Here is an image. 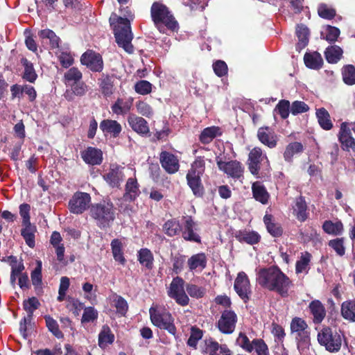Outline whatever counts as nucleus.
<instances>
[{
  "mask_svg": "<svg viewBox=\"0 0 355 355\" xmlns=\"http://www.w3.org/2000/svg\"><path fill=\"white\" fill-rule=\"evenodd\" d=\"M257 281L262 287L287 297L292 286L290 279L277 267L271 266L259 270Z\"/></svg>",
  "mask_w": 355,
  "mask_h": 355,
  "instance_id": "obj_1",
  "label": "nucleus"
},
{
  "mask_svg": "<svg viewBox=\"0 0 355 355\" xmlns=\"http://www.w3.org/2000/svg\"><path fill=\"white\" fill-rule=\"evenodd\" d=\"M125 10L124 15L126 17H119L116 13H112L109 21L113 29L116 44L125 52L131 54L134 52V46L132 44L133 35L131 31L130 21L128 17L132 19L133 15L128 7H126Z\"/></svg>",
  "mask_w": 355,
  "mask_h": 355,
  "instance_id": "obj_2",
  "label": "nucleus"
},
{
  "mask_svg": "<svg viewBox=\"0 0 355 355\" xmlns=\"http://www.w3.org/2000/svg\"><path fill=\"white\" fill-rule=\"evenodd\" d=\"M150 17L155 26L161 33H166V30L177 32L179 25L168 8L159 1L154 2L150 8Z\"/></svg>",
  "mask_w": 355,
  "mask_h": 355,
  "instance_id": "obj_3",
  "label": "nucleus"
},
{
  "mask_svg": "<svg viewBox=\"0 0 355 355\" xmlns=\"http://www.w3.org/2000/svg\"><path fill=\"white\" fill-rule=\"evenodd\" d=\"M345 338L344 332L336 327H323L317 336L318 343L330 353L339 352Z\"/></svg>",
  "mask_w": 355,
  "mask_h": 355,
  "instance_id": "obj_4",
  "label": "nucleus"
},
{
  "mask_svg": "<svg viewBox=\"0 0 355 355\" xmlns=\"http://www.w3.org/2000/svg\"><path fill=\"white\" fill-rule=\"evenodd\" d=\"M90 216L96 221V225L101 229L111 227L115 220L114 205L110 201L103 200L92 204L89 209Z\"/></svg>",
  "mask_w": 355,
  "mask_h": 355,
  "instance_id": "obj_5",
  "label": "nucleus"
},
{
  "mask_svg": "<svg viewBox=\"0 0 355 355\" xmlns=\"http://www.w3.org/2000/svg\"><path fill=\"white\" fill-rule=\"evenodd\" d=\"M291 330L295 334L297 348L302 354L308 355L311 345L310 331L306 322L300 318H295L291 322Z\"/></svg>",
  "mask_w": 355,
  "mask_h": 355,
  "instance_id": "obj_6",
  "label": "nucleus"
},
{
  "mask_svg": "<svg viewBox=\"0 0 355 355\" xmlns=\"http://www.w3.org/2000/svg\"><path fill=\"white\" fill-rule=\"evenodd\" d=\"M149 313L150 320L155 326L175 336L176 327L174 324V319L169 312L158 311L156 309L151 307L149 309Z\"/></svg>",
  "mask_w": 355,
  "mask_h": 355,
  "instance_id": "obj_7",
  "label": "nucleus"
},
{
  "mask_svg": "<svg viewBox=\"0 0 355 355\" xmlns=\"http://www.w3.org/2000/svg\"><path fill=\"white\" fill-rule=\"evenodd\" d=\"M184 281L180 277H174L168 289V295L181 305L186 306L189 304V298L184 289Z\"/></svg>",
  "mask_w": 355,
  "mask_h": 355,
  "instance_id": "obj_8",
  "label": "nucleus"
},
{
  "mask_svg": "<svg viewBox=\"0 0 355 355\" xmlns=\"http://www.w3.org/2000/svg\"><path fill=\"white\" fill-rule=\"evenodd\" d=\"M80 62L92 72H101L104 68L102 55L93 50L86 51L80 57Z\"/></svg>",
  "mask_w": 355,
  "mask_h": 355,
  "instance_id": "obj_9",
  "label": "nucleus"
},
{
  "mask_svg": "<svg viewBox=\"0 0 355 355\" xmlns=\"http://www.w3.org/2000/svg\"><path fill=\"white\" fill-rule=\"evenodd\" d=\"M91 202V196L85 192H76L69 202V208L71 213L80 214L88 207Z\"/></svg>",
  "mask_w": 355,
  "mask_h": 355,
  "instance_id": "obj_10",
  "label": "nucleus"
},
{
  "mask_svg": "<svg viewBox=\"0 0 355 355\" xmlns=\"http://www.w3.org/2000/svg\"><path fill=\"white\" fill-rule=\"evenodd\" d=\"M234 288L244 302H247L251 296L252 291L248 276L244 272H240L234 281Z\"/></svg>",
  "mask_w": 355,
  "mask_h": 355,
  "instance_id": "obj_11",
  "label": "nucleus"
},
{
  "mask_svg": "<svg viewBox=\"0 0 355 355\" xmlns=\"http://www.w3.org/2000/svg\"><path fill=\"white\" fill-rule=\"evenodd\" d=\"M236 321L237 316L233 311H224L218 322L219 331L223 334H232L235 329Z\"/></svg>",
  "mask_w": 355,
  "mask_h": 355,
  "instance_id": "obj_12",
  "label": "nucleus"
},
{
  "mask_svg": "<svg viewBox=\"0 0 355 355\" xmlns=\"http://www.w3.org/2000/svg\"><path fill=\"white\" fill-rule=\"evenodd\" d=\"M219 169L234 179H239L243 177L244 168L237 161L217 162Z\"/></svg>",
  "mask_w": 355,
  "mask_h": 355,
  "instance_id": "obj_13",
  "label": "nucleus"
},
{
  "mask_svg": "<svg viewBox=\"0 0 355 355\" xmlns=\"http://www.w3.org/2000/svg\"><path fill=\"white\" fill-rule=\"evenodd\" d=\"M127 121L130 127L138 135L146 137L150 132L148 123L143 117L135 114H130Z\"/></svg>",
  "mask_w": 355,
  "mask_h": 355,
  "instance_id": "obj_14",
  "label": "nucleus"
},
{
  "mask_svg": "<svg viewBox=\"0 0 355 355\" xmlns=\"http://www.w3.org/2000/svg\"><path fill=\"white\" fill-rule=\"evenodd\" d=\"M115 76L114 74L102 73L98 79V85L102 95L105 97L111 96L115 90Z\"/></svg>",
  "mask_w": 355,
  "mask_h": 355,
  "instance_id": "obj_15",
  "label": "nucleus"
},
{
  "mask_svg": "<svg viewBox=\"0 0 355 355\" xmlns=\"http://www.w3.org/2000/svg\"><path fill=\"white\" fill-rule=\"evenodd\" d=\"M100 129L105 135L109 134L113 138H117L122 131V126L116 120L104 119L100 123Z\"/></svg>",
  "mask_w": 355,
  "mask_h": 355,
  "instance_id": "obj_16",
  "label": "nucleus"
},
{
  "mask_svg": "<svg viewBox=\"0 0 355 355\" xmlns=\"http://www.w3.org/2000/svg\"><path fill=\"white\" fill-rule=\"evenodd\" d=\"M123 168L116 164L110 166V171L104 175L105 181L112 187H117L123 181L124 175L122 172Z\"/></svg>",
  "mask_w": 355,
  "mask_h": 355,
  "instance_id": "obj_17",
  "label": "nucleus"
},
{
  "mask_svg": "<svg viewBox=\"0 0 355 355\" xmlns=\"http://www.w3.org/2000/svg\"><path fill=\"white\" fill-rule=\"evenodd\" d=\"M295 35L298 39V42L296 44V51L300 52L304 49L309 42V28L303 24H300L296 26Z\"/></svg>",
  "mask_w": 355,
  "mask_h": 355,
  "instance_id": "obj_18",
  "label": "nucleus"
},
{
  "mask_svg": "<svg viewBox=\"0 0 355 355\" xmlns=\"http://www.w3.org/2000/svg\"><path fill=\"white\" fill-rule=\"evenodd\" d=\"M132 104L133 98L132 97H129L126 100L122 98H117L116 101L111 105V110L116 115H125L130 112Z\"/></svg>",
  "mask_w": 355,
  "mask_h": 355,
  "instance_id": "obj_19",
  "label": "nucleus"
},
{
  "mask_svg": "<svg viewBox=\"0 0 355 355\" xmlns=\"http://www.w3.org/2000/svg\"><path fill=\"white\" fill-rule=\"evenodd\" d=\"M184 218L185 223L184 230L182 231V237L187 241L200 243V236L194 232L196 223L193 220L191 216H187Z\"/></svg>",
  "mask_w": 355,
  "mask_h": 355,
  "instance_id": "obj_20",
  "label": "nucleus"
},
{
  "mask_svg": "<svg viewBox=\"0 0 355 355\" xmlns=\"http://www.w3.org/2000/svg\"><path fill=\"white\" fill-rule=\"evenodd\" d=\"M253 198L263 205L268 203L270 195L266 187L260 182H255L252 185Z\"/></svg>",
  "mask_w": 355,
  "mask_h": 355,
  "instance_id": "obj_21",
  "label": "nucleus"
},
{
  "mask_svg": "<svg viewBox=\"0 0 355 355\" xmlns=\"http://www.w3.org/2000/svg\"><path fill=\"white\" fill-rule=\"evenodd\" d=\"M222 131L218 126H210L205 128L199 135V140L202 144H207L212 141L216 137L222 135Z\"/></svg>",
  "mask_w": 355,
  "mask_h": 355,
  "instance_id": "obj_22",
  "label": "nucleus"
},
{
  "mask_svg": "<svg viewBox=\"0 0 355 355\" xmlns=\"http://www.w3.org/2000/svg\"><path fill=\"white\" fill-rule=\"evenodd\" d=\"M187 183L195 196H202L203 187L201 184L200 175L196 172H188L187 175Z\"/></svg>",
  "mask_w": 355,
  "mask_h": 355,
  "instance_id": "obj_23",
  "label": "nucleus"
},
{
  "mask_svg": "<svg viewBox=\"0 0 355 355\" xmlns=\"http://www.w3.org/2000/svg\"><path fill=\"white\" fill-rule=\"evenodd\" d=\"M140 191L136 179L129 178L125 184V193L123 198L125 201H133L139 196Z\"/></svg>",
  "mask_w": 355,
  "mask_h": 355,
  "instance_id": "obj_24",
  "label": "nucleus"
},
{
  "mask_svg": "<svg viewBox=\"0 0 355 355\" xmlns=\"http://www.w3.org/2000/svg\"><path fill=\"white\" fill-rule=\"evenodd\" d=\"M206 351L209 355H232V352L226 345H220L216 341H206Z\"/></svg>",
  "mask_w": 355,
  "mask_h": 355,
  "instance_id": "obj_25",
  "label": "nucleus"
},
{
  "mask_svg": "<svg viewBox=\"0 0 355 355\" xmlns=\"http://www.w3.org/2000/svg\"><path fill=\"white\" fill-rule=\"evenodd\" d=\"M207 257L205 253H198L192 255L187 261V264L190 270H194L199 268L200 270L205 269L207 266Z\"/></svg>",
  "mask_w": 355,
  "mask_h": 355,
  "instance_id": "obj_26",
  "label": "nucleus"
},
{
  "mask_svg": "<svg viewBox=\"0 0 355 355\" xmlns=\"http://www.w3.org/2000/svg\"><path fill=\"white\" fill-rule=\"evenodd\" d=\"M257 137L262 144L269 148H274L277 144L273 132L270 130L268 127L260 128L258 130Z\"/></svg>",
  "mask_w": 355,
  "mask_h": 355,
  "instance_id": "obj_27",
  "label": "nucleus"
},
{
  "mask_svg": "<svg viewBox=\"0 0 355 355\" xmlns=\"http://www.w3.org/2000/svg\"><path fill=\"white\" fill-rule=\"evenodd\" d=\"M24 228L21 230V235L25 240L26 243L30 248L35 246V234L37 231L36 227L31 223L22 224Z\"/></svg>",
  "mask_w": 355,
  "mask_h": 355,
  "instance_id": "obj_28",
  "label": "nucleus"
},
{
  "mask_svg": "<svg viewBox=\"0 0 355 355\" xmlns=\"http://www.w3.org/2000/svg\"><path fill=\"white\" fill-rule=\"evenodd\" d=\"M343 53V49L337 45L328 46L324 51L325 58L330 64L337 63L342 58Z\"/></svg>",
  "mask_w": 355,
  "mask_h": 355,
  "instance_id": "obj_29",
  "label": "nucleus"
},
{
  "mask_svg": "<svg viewBox=\"0 0 355 355\" xmlns=\"http://www.w3.org/2000/svg\"><path fill=\"white\" fill-rule=\"evenodd\" d=\"M21 63L24 67L22 78L29 83H35L37 78V74L35 71L33 63L25 58H21Z\"/></svg>",
  "mask_w": 355,
  "mask_h": 355,
  "instance_id": "obj_30",
  "label": "nucleus"
},
{
  "mask_svg": "<svg viewBox=\"0 0 355 355\" xmlns=\"http://www.w3.org/2000/svg\"><path fill=\"white\" fill-rule=\"evenodd\" d=\"M114 336L107 325H103L98 334V346L103 349L114 342Z\"/></svg>",
  "mask_w": 355,
  "mask_h": 355,
  "instance_id": "obj_31",
  "label": "nucleus"
},
{
  "mask_svg": "<svg viewBox=\"0 0 355 355\" xmlns=\"http://www.w3.org/2000/svg\"><path fill=\"white\" fill-rule=\"evenodd\" d=\"M316 117L320 127L325 130H329L333 127V123L330 119V115L324 107L316 110Z\"/></svg>",
  "mask_w": 355,
  "mask_h": 355,
  "instance_id": "obj_32",
  "label": "nucleus"
},
{
  "mask_svg": "<svg viewBox=\"0 0 355 355\" xmlns=\"http://www.w3.org/2000/svg\"><path fill=\"white\" fill-rule=\"evenodd\" d=\"M160 163L164 170L170 174L176 173L179 169L177 157H160Z\"/></svg>",
  "mask_w": 355,
  "mask_h": 355,
  "instance_id": "obj_33",
  "label": "nucleus"
},
{
  "mask_svg": "<svg viewBox=\"0 0 355 355\" xmlns=\"http://www.w3.org/2000/svg\"><path fill=\"white\" fill-rule=\"evenodd\" d=\"M236 238L240 242L254 245L259 242L261 237L258 233L253 231H240L236 234Z\"/></svg>",
  "mask_w": 355,
  "mask_h": 355,
  "instance_id": "obj_34",
  "label": "nucleus"
},
{
  "mask_svg": "<svg viewBox=\"0 0 355 355\" xmlns=\"http://www.w3.org/2000/svg\"><path fill=\"white\" fill-rule=\"evenodd\" d=\"M341 315L345 320L355 322V300L343 302L341 305Z\"/></svg>",
  "mask_w": 355,
  "mask_h": 355,
  "instance_id": "obj_35",
  "label": "nucleus"
},
{
  "mask_svg": "<svg viewBox=\"0 0 355 355\" xmlns=\"http://www.w3.org/2000/svg\"><path fill=\"white\" fill-rule=\"evenodd\" d=\"M322 229L328 234L337 236L341 234L343 232V225L340 220L334 223L328 220L324 222Z\"/></svg>",
  "mask_w": 355,
  "mask_h": 355,
  "instance_id": "obj_36",
  "label": "nucleus"
},
{
  "mask_svg": "<svg viewBox=\"0 0 355 355\" xmlns=\"http://www.w3.org/2000/svg\"><path fill=\"white\" fill-rule=\"evenodd\" d=\"M312 315L314 323H320L326 316V310L323 304L319 300L312 301Z\"/></svg>",
  "mask_w": 355,
  "mask_h": 355,
  "instance_id": "obj_37",
  "label": "nucleus"
},
{
  "mask_svg": "<svg viewBox=\"0 0 355 355\" xmlns=\"http://www.w3.org/2000/svg\"><path fill=\"white\" fill-rule=\"evenodd\" d=\"M306 203L303 197L300 196L296 199L294 206V213L299 220L304 221L307 218L308 214L306 213Z\"/></svg>",
  "mask_w": 355,
  "mask_h": 355,
  "instance_id": "obj_38",
  "label": "nucleus"
},
{
  "mask_svg": "<svg viewBox=\"0 0 355 355\" xmlns=\"http://www.w3.org/2000/svg\"><path fill=\"white\" fill-rule=\"evenodd\" d=\"M83 73L77 67H71L64 75V81L67 85H71L82 80Z\"/></svg>",
  "mask_w": 355,
  "mask_h": 355,
  "instance_id": "obj_39",
  "label": "nucleus"
},
{
  "mask_svg": "<svg viewBox=\"0 0 355 355\" xmlns=\"http://www.w3.org/2000/svg\"><path fill=\"white\" fill-rule=\"evenodd\" d=\"M138 260L139 263L148 269H152L153 266V255L150 250L142 248L138 252Z\"/></svg>",
  "mask_w": 355,
  "mask_h": 355,
  "instance_id": "obj_40",
  "label": "nucleus"
},
{
  "mask_svg": "<svg viewBox=\"0 0 355 355\" xmlns=\"http://www.w3.org/2000/svg\"><path fill=\"white\" fill-rule=\"evenodd\" d=\"M111 248L114 260L119 262L121 265H124L126 261L122 252L121 241L117 239H113L111 242Z\"/></svg>",
  "mask_w": 355,
  "mask_h": 355,
  "instance_id": "obj_41",
  "label": "nucleus"
},
{
  "mask_svg": "<svg viewBox=\"0 0 355 355\" xmlns=\"http://www.w3.org/2000/svg\"><path fill=\"white\" fill-rule=\"evenodd\" d=\"M272 216L270 214H266L263 217V221L266 226L268 232L273 236L277 237L282 235V229L281 227L275 223L272 222Z\"/></svg>",
  "mask_w": 355,
  "mask_h": 355,
  "instance_id": "obj_42",
  "label": "nucleus"
},
{
  "mask_svg": "<svg viewBox=\"0 0 355 355\" xmlns=\"http://www.w3.org/2000/svg\"><path fill=\"white\" fill-rule=\"evenodd\" d=\"M40 305V303L39 300L35 297L24 301V309L27 313L26 320H32L34 311L39 308Z\"/></svg>",
  "mask_w": 355,
  "mask_h": 355,
  "instance_id": "obj_43",
  "label": "nucleus"
},
{
  "mask_svg": "<svg viewBox=\"0 0 355 355\" xmlns=\"http://www.w3.org/2000/svg\"><path fill=\"white\" fill-rule=\"evenodd\" d=\"M343 82L348 85H355V67L352 64L345 65L343 68Z\"/></svg>",
  "mask_w": 355,
  "mask_h": 355,
  "instance_id": "obj_44",
  "label": "nucleus"
},
{
  "mask_svg": "<svg viewBox=\"0 0 355 355\" xmlns=\"http://www.w3.org/2000/svg\"><path fill=\"white\" fill-rule=\"evenodd\" d=\"M164 232L169 236L178 234L181 231L179 222L175 219L167 220L163 225Z\"/></svg>",
  "mask_w": 355,
  "mask_h": 355,
  "instance_id": "obj_45",
  "label": "nucleus"
},
{
  "mask_svg": "<svg viewBox=\"0 0 355 355\" xmlns=\"http://www.w3.org/2000/svg\"><path fill=\"white\" fill-rule=\"evenodd\" d=\"M46 327L50 332L57 338H63L64 334L59 329V325L55 320L50 315H45L44 317Z\"/></svg>",
  "mask_w": 355,
  "mask_h": 355,
  "instance_id": "obj_46",
  "label": "nucleus"
},
{
  "mask_svg": "<svg viewBox=\"0 0 355 355\" xmlns=\"http://www.w3.org/2000/svg\"><path fill=\"white\" fill-rule=\"evenodd\" d=\"M318 15L325 19H332L336 15V10L325 3H320L318 7Z\"/></svg>",
  "mask_w": 355,
  "mask_h": 355,
  "instance_id": "obj_47",
  "label": "nucleus"
},
{
  "mask_svg": "<svg viewBox=\"0 0 355 355\" xmlns=\"http://www.w3.org/2000/svg\"><path fill=\"white\" fill-rule=\"evenodd\" d=\"M203 336L202 330L199 328L193 326L191 327V334L187 340V345L189 347L196 348L198 344V340H200Z\"/></svg>",
  "mask_w": 355,
  "mask_h": 355,
  "instance_id": "obj_48",
  "label": "nucleus"
},
{
  "mask_svg": "<svg viewBox=\"0 0 355 355\" xmlns=\"http://www.w3.org/2000/svg\"><path fill=\"white\" fill-rule=\"evenodd\" d=\"M329 246L332 248L339 257H343L345 253V248L344 246V239L336 238L331 239L328 243Z\"/></svg>",
  "mask_w": 355,
  "mask_h": 355,
  "instance_id": "obj_49",
  "label": "nucleus"
},
{
  "mask_svg": "<svg viewBox=\"0 0 355 355\" xmlns=\"http://www.w3.org/2000/svg\"><path fill=\"white\" fill-rule=\"evenodd\" d=\"M290 102L288 100L282 99L279 101L275 107V110L281 116L283 119L288 118L289 112H291Z\"/></svg>",
  "mask_w": 355,
  "mask_h": 355,
  "instance_id": "obj_50",
  "label": "nucleus"
},
{
  "mask_svg": "<svg viewBox=\"0 0 355 355\" xmlns=\"http://www.w3.org/2000/svg\"><path fill=\"white\" fill-rule=\"evenodd\" d=\"M340 33V29L335 26H327L325 29V35L322 33L323 37L330 43L335 42Z\"/></svg>",
  "mask_w": 355,
  "mask_h": 355,
  "instance_id": "obj_51",
  "label": "nucleus"
},
{
  "mask_svg": "<svg viewBox=\"0 0 355 355\" xmlns=\"http://www.w3.org/2000/svg\"><path fill=\"white\" fill-rule=\"evenodd\" d=\"M33 285L35 287H40L42 284V262L37 261V266L31 275Z\"/></svg>",
  "mask_w": 355,
  "mask_h": 355,
  "instance_id": "obj_52",
  "label": "nucleus"
},
{
  "mask_svg": "<svg viewBox=\"0 0 355 355\" xmlns=\"http://www.w3.org/2000/svg\"><path fill=\"white\" fill-rule=\"evenodd\" d=\"M135 90L141 95L148 94L152 91V84L147 80H139L135 85Z\"/></svg>",
  "mask_w": 355,
  "mask_h": 355,
  "instance_id": "obj_53",
  "label": "nucleus"
},
{
  "mask_svg": "<svg viewBox=\"0 0 355 355\" xmlns=\"http://www.w3.org/2000/svg\"><path fill=\"white\" fill-rule=\"evenodd\" d=\"M137 112L142 116L150 118L153 114L151 106L144 101H139L136 103Z\"/></svg>",
  "mask_w": 355,
  "mask_h": 355,
  "instance_id": "obj_54",
  "label": "nucleus"
},
{
  "mask_svg": "<svg viewBox=\"0 0 355 355\" xmlns=\"http://www.w3.org/2000/svg\"><path fill=\"white\" fill-rule=\"evenodd\" d=\"M213 70L215 74L218 77H223L227 74L228 67L223 60H216L213 63Z\"/></svg>",
  "mask_w": 355,
  "mask_h": 355,
  "instance_id": "obj_55",
  "label": "nucleus"
},
{
  "mask_svg": "<svg viewBox=\"0 0 355 355\" xmlns=\"http://www.w3.org/2000/svg\"><path fill=\"white\" fill-rule=\"evenodd\" d=\"M186 289L188 294L192 297L200 298L202 297L205 293V289L204 288L192 284H187Z\"/></svg>",
  "mask_w": 355,
  "mask_h": 355,
  "instance_id": "obj_56",
  "label": "nucleus"
},
{
  "mask_svg": "<svg viewBox=\"0 0 355 355\" xmlns=\"http://www.w3.org/2000/svg\"><path fill=\"white\" fill-rule=\"evenodd\" d=\"M98 318L97 311L92 306L85 307L82 316L81 322H89L96 320Z\"/></svg>",
  "mask_w": 355,
  "mask_h": 355,
  "instance_id": "obj_57",
  "label": "nucleus"
},
{
  "mask_svg": "<svg viewBox=\"0 0 355 355\" xmlns=\"http://www.w3.org/2000/svg\"><path fill=\"white\" fill-rule=\"evenodd\" d=\"M236 342L241 347L248 352H252L254 349L253 340L250 342L248 336L244 334H239Z\"/></svg>",
  "mask_w": 355,
  "mask_h": 355,
  "instance_id": "obj_58",
  "label": "nucleus"
},
{
  "mask_svg": "<svg viewBox=\"0 0 355 355\" xmlns=\"http://www.w3.org/2000/svg\"><path fill=\"white\" fill-rule=\"evenodd\" d=\"M58 57L60 64L64 68H69L74 62V59L70 52L60 51Z\"/></svg>",
  "mask_w": 355,
  "mask_h": 355,
  "instance_id": "obj_59",
  "label": "nucleus"
},
{
  "mask_svg": "<svg viewBox=\"0 0 355 355\" xmlns=\"http://www.w3.org/2000/svg\"><path fill=\"white\" fill-rule=\"evenodd\" d=\"M309 107L303 101H295L291 107V112L293 115L304 113L309 111Z\"/></svg>",
  "mask_w": 355,
  "mask_h": 355,
  "instance_id": "obj_60",
  "label": "nucleus"
},
{
  "mask_svg": "<svg viewBox=\"0 0 355 355\" xmlns=\"http://www.w3.org/2000/svg\"><path fill=\"white\" fill-rule=\"evenodd\" d=\"M70 86L73 94L78 96H84L87 91V85L82 80L74 84H71Z\"/></svg>",
  "mask_w": 355,
  "mask_h": 355,
  "instance_id": "obj_61",
  "label": "nucleus"
},
{
  "mask_svg": "<svg viewBox=\"0 0 355 355\" xmlns=\"http://www.w3.org/2000/svg\"><path fill=\"white\" fill-rule=\"evenodd\" d=\"M254 349L257 355H269L268 346L261 339L253 340Z\"/></svg>",
  "mask_w": 355,
  "mask_h": 355,
  "instance_id": "obj_62",
  "label": "nucleus"
},
{
  "mask_svg": "<svg viewBox=\"0 0 355 355\" xmlns=\"http://www.w3.org/2000/svg\"><path fill=\"white\" fill-rule=\"evenodd\" d=\"M310 254L309 252H306L304 254H302L300 259L296 263V272L300 273L304 271L309 264L310 261Z\"/></svg>",
  "mask_w": 355,
  "mask_h": 355,
  "instance_id": "obj_63",
  "label": "nucleus"
},
{
  "mask_svg": "<svg viewBox=\"0 0 355 355\" xmlns=\"http://www.w3.org/2000/svg\"><path fill=\"white\" fill-rule=\"evenodd\" d=\"M303 150V146L300 142H293L289 144L285 150L284 155H294L302 153Z\"/></svg>",
  "mask_w": 355,
  "mask_h": 355,
  "instance_id": "obj_64",
  "label": "nucleus"
}]
</instances>
